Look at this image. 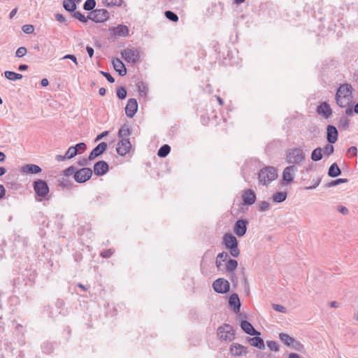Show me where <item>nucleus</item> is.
I'll list each match as a JSON object with an SVG mask.
<instances>
[{
    "mask_svg": "<svg viewBox=\"0 0 358 358\" xmlns=\"http://www.w3.org/2000/svg\"><path fill=\"white\" fill-rule=\"evenodd\" d=\"M352 85L348 83L343 84L338 88L335 99L341 108L349 106L352 103Z\"/></svg>",
    "mask_w": 358,
    "mask_h": 358,
    "instance_id": "1",
    "label": "nucleus"
},
{
    "mask_svg": "<svg viewBox=\"0 0 358 358\" xmlns=\"http://www.w3.org/2000/svg\"><path fill=\"white\" fill-rule=\"evenodd\" d=\"M222 243L226 249L229 250L230 255L234 257H238L240 255L238 242L237 238L230 233H226L222 238Z\"/></svg>",
    "mask_w": 358,
    "mask_h": 358,
    "instance_id": "2",
    "label": "nucleus"
},
{
    "mask_svg": "<svg viewBox=\"0 0 358 358\" xmlns=\"http://www.w3.org/2000/svg\"><path fill=\"white\" fill-rule=\"evenodd\" d=\"M277 177L275 168L268 166L260 170L259 173V180L263 185H266L273 181Z\"/></svg>",
    "mask_w": 358,
    "mask_h": 358,
    "instance_id": "3",
    "label": "nucleus"
},
{
    "mask_svg": "<svg viewBox=\"0 0 358 358\" xmlns=\"http://www.w3.org/2000/svg\"><path fill=\"white\" fill-rule=\"evenodd\" d=\"M286 159L289 164H299L305 159V155L301 148H292L287 152Z\"/></svg>",
    "mask_w": 358,
    "mask_h": 358,
    "instance_id": "4",
    "label": "nucleus"
},
{
    "mask_svg": "<svg viewBox=\"0 0 358 358\" xmlns=\"http://www.w3.org/2000/svg\"><path fill=\"white\" fill-rule=\"evenodd\" d=\"M279 338L285 345L289 348L294 349L297 351H302L303 349V345L301 343L291 337L287 334L280 333L279 334Z\"/></svg>",
    "mask_w": 358,
    "mask_h": 358,
    "instance_id": "5",
    "label": "nucleus"
},
{
    "mask_svg": "<svg viewBox=\"0 0 358 358\" xmlns=\"http://www.w3.org/2000/svg\"><path fill=\"white\" fill-rule=\"evenodd\" d=\"M33 188L36 196L42 198L45 197L50 192L48 183L41 179H38L33 182Z\"/></svg>",
    "mask_w": 358,
    "mask_h": 358,
    "instance_id": "6",
    "label": "nucleus"
},
{
    "mask_svg": "<svg viewBox=\"0 0 358 358\" xmlns=\"http://www.w3.org/2000/svg\"><path fill=\"white\" fill-rule=\"evenodd\" d=\"M109 17V13L106 9L93 10L89 15L88 18L94 22H103Z\"/></svg>",
    "mask_w": 358,
    "mask_h": 358,
    "instance_id": "7",
    "label": "nucleus"
},
{
    "mask_svg": "<svg viewBox=\"0 0 358 358\" xmlns=\"http://www.w3.org/2000/svg\"><path fill=\"white\" fill-rule=\"evenodd\" d=\"M218 336L224 341H232L234 339V331L233 327L229 324H224L217 329Z\"/></svg>",
    "mask_w": 358,
    "mask_h": 358,
    "instance_id": "8",
    "label": "nucleus"
},
{
    "mask_svg": "<svg viewBox=\"0 0 358 358\" xmlns=\"http://www.w3.org/2000/svg\"><path fill=\"white\" fill-rule=\"evenodd\" d=\"M92 173L90 168L83 167L75 173L74 180L78 183L85 182L92 178Z\"/></svg>",
    "mask_w": 358,
    "mask_h": 358,
    "instance_id": "9",
    "label": "nucleus"
},
{
    "mask_svg": "<svg viewBox=\"0 0 358 358\" xmlns=\"http://www.w3.org/2000/svg\"><path fill=\"white\" fill-rule=\"evenodd\" d=\"M122 57L129 63L135 64L138 62L140 55L139 52L135 48H127L122 52Z\"/></svg>",
    "mask_w": 358,
    "mask_h": 358,
    "instance_id": "10",
    "label": "nucleus"
},
{
    "mask_svg": "<svg viewBox=\"0 0 358 358\" xmlns=\"http://www.w3.org/2000/svg\"><path fill=\"white\" fill-rule=\"evenodd\" d=\"M215 292L220 294L227 293L230 288L229 282L224 278H218L213 283Z\"/></svg>",
    "mask_w": 358,
    "mask_h": 358,
    "instance_id": "11",
    "label": "nucleus"
},
{
    "mask_svg": "<svg viewBox=\"0 0 358 358\" xmlns=\"http://www.w3.org/2000/svg\"><path fill=\"white\" fill-rule=\"evenodd\" d=\"M248 222L247 220L239 219L234 224V231L238 236H243L247 231V225Z\"/></svg>",
    "mask_w": 358,
    "mask_h": 358,
    "instance_id": "12",
    "label": "nucleus"
},
{
    "mask_svg": "<svg viewBox=\"0 0 358 358\" xmlns=\"http://www.w3.org/2000/svg\"><path fill=\"white\" fill-rule=\"evenodd\" d=\"M297 171V167L295 165L287 166L282 172V180L287 184L292 182L295 173Z\"/></svg>",
    "mask_w": 358,
    "mask_h": 358,
    "instance_id": "13",
    "label": "nucleus"
},
{
    "mask_svg": "<svg viewBox=\"0 0 358 358\" xmlns=\"http://www.w3.org/2000/svg\"><path fill=\"white\" fill-rule=\"evenodd\" d=\"M131 144L128 138L122 139L116 148L117 152L121 156L126 155L131 150Z\"/></svg>",
    "mask_w": 358,
    "mask_h": 358,
    "instance_id": "14",
    "label": "nucleus"
},
{
    "mask_svg": "<svg viewBox=\"0 0 358 358\" xmlns=\"http://www.w3.org/2000/svg\"><path fill=\"white\" fill-rule=\"evenodd\" d=\"M138 110V103L136 99H129L125 106V113L127 117H133Z\"/></svg>",
    "mask_w": 358,
    "mask_h": 358,
    "instance_id": "15",
    "label": "nucleus"
},
{
    "mask_svg": "<svg viewBox=\"0 0 358 358\" xmlns=\"http://www.w3.org/2000/svg\"><path fill=\"white\" fill-rule=\"evenodd\" d=\"M109 170V166L105 161H99L94 165V172L97 176L105 175Z\"/></svg>",
    "mask_w": 358,
    "mask_h": 358,
    "instance_id": "16",
    "label": "nucleus"
},
{
    "mask_svg": "<svg viewBox=\"0 0 358 358\" xmlns=\"http://www.w3.org/2000/svg\"><path fill=\"white\" fill-rule=\"evenodd\" d=\"M338 137V132L335 126L328 125L327 127V141L330 144L335 143Z\"/></svg>",
    "mask_w": 358,
    "mask_h": 358,
    "instance_id": "17",
    "label": "nucleus"
},
{
    "mask_svg": "<svg viewBox=\"0 0 358 358\" xmlns=\"http://www.w3.org/2000/svg\"><path fill=\"white\" fill-rule=\"evenodd\" d=\"M243 203L246 206H251L256 201V194L250 189H246L242 194Z\"/></svg>",
    "mask_w": 358,
    "mask_h": 358,
    "instance_id": "18",
    "label": "nucleus"
},
{
    "mask_svg": "<svg viewBox=\"0 0 358 358\" xmlns=\"http://www.w3.org/2000/svg\"><path fill=\"white\" fill-rule=\"evenodd\" d=\"M108 145L105 142H101L98 144L90 153L88 159L90 160H93L96 157L100 156L102 153L105 152L107 149Z\"/></svg>",
    "mask_w": 358,
    "mask_h": 358,
    "instance_id": "19",
    "label": "nucleus"
},
{
    "mask_svg": "<svg viewBox=\"0 0 358 358\" xmlns=\"http://www.w3.org/2000/svg\"><path fill=\"white\" fill-rule=\"evenodd\" d=\"M317 113L328 119L332 115V110L327 102H322L317 107Z\"/></svg>",
    "mask_w": 358,
    "mask_h": 358,
    "instance_id": "20",
    "label": "nucleus"
},
{
    "mask_svg": "<svg viewBox=\"0 0 358 358\" xmlns=\"http://www.w3.org/2000/svg\"><path fill=\"white\" fill-rule=\"evenodd\" d=\"M229 350L231 356L242 357L247 353L246 348L238 343L231 344Z\"/></svg>",
    "mask_w": 358,
    "mask_h": 358,
    "instance_id": "21",
    "label": "nucleus"
},
{
    "mask_svg": "<svg viewBox=\"0 0 358 358\" xmlns=\"http://www.w3.org/2000/svg\"><path fill=\"white\" fill-rule=\"evenodd\" d=\"M111 34L115 36L125 37L129 34V29L126 25L119 24L115 27H110Z\"/></svg>",
    "mask_w": 358,
    "mask_h": 358,
    "instance_id": "22",
    "label": "nucleus"
},
{
    "mask_svg": "<svg viewBox=\"0 0 358 358\" xmlns=\"http://www.w3.org/2000/svg\"><path fill=\"white\" fill-rule=\"evenodd\" d=\"M229 305L233 308L235 313H238L241 310V301L238 295L236 293L232 294L229 299Z\"/></svg>",
    "mask_w": 358,
    "mask_h": 358,
    "instance_id": "23",
    "label": "nucleus"
},
{
    "mask_svg": "<svg viewBox=\"0 0 358 358\" xmlns=\"http://www.w3.org/2000/svg\"><path fill=\"white\" fill-rule=\"evenodd\" d=\"M241 327L242 330L247 334L251 336H259L260 332L257 331L253 326L247 320H243L241 322Z\"/></svg>",
    "mask_w": 358,
    "mask_h": 358,
    "instance_id": "24",
    "label": "nucleus"
},
{
    "mask_svg": "<svg viewBox=\"0 0 358 358\" xmlns=\"http://www.w3.org/2000/svg\"><path fill=\"white\" fill-rule=\"evenodd\" d=\"M114 69L118 72L120 76H124L127 73V69L123 62L118 58H114L112 61Z\"/></svg>",
    "mask_w": 358,
    "mask_h": 358,
    "instance_id": "25",
    "label": "nucleus"
},
{
    "mask_svg": "<svg viewBox=\"0 0 358 358\" xmlns=\"http://www.w3.org/2000/svg\"><path fill=\"white\" fill-rule=\"evenodd\" d=\"M21 171L29 174H37L42 171L41 168L34 164H27L22 166Z\"/></svg>",
    "mask_w": 358,
    "mask_h": 358,
    "instance_id": "26",
    "label": "nucleus"
},
{
    "mask_svg": "<svg viewBox=\"0 0 358 358\" xmlns=\"http://www.w3.org/2000/svg\"><path fill=\"white\" fill-rule=\"evenodd\" d=\"M248 341L250 345L256 347L258 349L263 350L265 348L264 341L262 338L259 337V336H255L253 338H248Z\"/></svg>",
    "mask_w": 358,
    "mask_h": 358,
    "instance_id": "27",
    "label": "nucleus"
},
{
    "mask_svg": "<svg viewBox=\"0 0 358 358\" xmlns=\"http://www.w3.org/2000/svg\"><path fill=\"white\" fill-rule=\"evenodd\" d=\"M82 0H64L63 7L68 12H74L76 10V3H80Z\"/></svg>",
    "mask_w": 358,
    "mask_h": 358,
    "instance_id": "28",
    "label": "nucleus"
},
{
    "mask_svg": "<svg viewBox=\"0 0 358 358\" xmlns=\"http://www.w3.org/2000/svg\"><path fill=\"white\" fill-rule=\"evenodd\" d=\"M229 259V254L226 252H222L217 256L215 264L219 270H221L222 262H227Z\"/></svg>",
    "mask_w": 358,
    "mask_h": 358,
    "instance_id": "29",
    "label": "nucleus"
},
{
    "mask_svg": "<svg viewBox=\"0 0 358 358\" xmlns=\"http://www.w3.org/2000/svg\"><path fill=\"white\" fill-rule=\"evenodd\" d=\"M341 174V170L336 163H333L328 171V175L331 178H336Z\"/></svg>",
    "mask_w": 358,
    "mask_h": 358,
    "instance_id": "30",
    "label": "nucleus"
},
{
    "mask_svg": "<svg viewBox=\"0 0 358 358\" xmlns=\"http://www.w3.org/2000/svg\"><path fill=\"white\" fill-rule=\"evenodd\" d=\"M238 266V262L236 259H229L227 261L225 271L229 273H233Z\"/></svg>",
    "mask_w": 358,
    "mask_h": 358,
    "instance_id": "31",
    "label": "nucleus"
},
{
    "mask_svg": "<svg viewBox=\"0 0 358 358\" xmlns=\"http://www.w3.org/2000/svg\"><path fill=\"white\" fill-rule=\"evenodd\" d=\"M131 134V129L129 128V125L127 124H124L122 125L118 131V136L121 138L122 139L125 138L126 137L129 136Z\"/></svg>",
    "mask_w": 358,
    "mask_h": 358,
    "instance_id": "32",
    "label": "nucleus"
},
{
    "mask_svg": "<svg viewBox=\"0 0 358 358\" xmlns=\"http://www.w3.org/2000/svg\"><path fill=\"white\" fill-rule=\"evenodd\" d=\"M4 76H5L6 78H7L8 80H11V81H15L17 80H20L21 78H22V74H20V73H15L13 71H6L4 72Z\"/></svg>",
    "mask_w": 358,
    "mask_h": 358,
    "instance_id": "33",
    "label": "nucleus"
},
{
    "mask_svg": "<svg viewBox=\"0 0 358 358\" xmlns=\"http://www.w3.org/2000/svg\"><path fill=\"white\" fill-rule=\"evenodd\" d=\"M322 159V150L318 147L314 149L311 153V159L315 162L320 161Z\"/></svg>",
    "mask_w": 358,
    "mask_h": 358,
    "instance_id": "34",
    "label": "nucleus"
},
{
    "mask_svg": "<svg viewBox=\"0 0 358 358\" xmlns=\"http://www.w3.org/2000/svg\"><path fill=\"white\" fill-rule=\"evenodd\" d=\"M171 151V147L165 144L162 145L157 151V155L160 157H166Z\"/></svg>",
    "mask_w": 358,
    "mask_h": 358,
    "instance_id": "35",
    "label": "nucleus"
},
{
    "mask_svg": "<svg viewBox=\"0 0 358 358\" xmlns=\"http://www.w3.org/2000/svg\"><path fill=\"white\" fill-rule=\"evenodd\" d=\"M287 198V193L285 192H278L273 195V200L275 202L280 203Z\"/></svg>",
    "mask_w": 358,
    "mask_h": 358,
    "instance_id": "36",
    "label": "nucleus"
},
{
    "mask_svg": "<svg viewBox=\"0 0 358 358\" xmlns=\"http://www.w3.org/2000/svg\"><path fill=\"white\" fill-rule=\"evenodd\" d=\"M102 3L107 7L120 6L123 0H101Z\"/></svg>",
    "mask_w": 358,
    "mask_h": 358,
    "instance_id": "37",
    "label": "nucleus"
},
{
    "mask_svg": "<svg viewBox=\"0 0 358 358\" xmlns=\"http://www.w3.org/2000/svg\"><path fill=\"white\" fill-rule=\"evenodd\" d=\"M58 185L60 187L69 189L73 186V182L64 178L58 180Z\"/></svg>",
    "mask_w": 358,
    "mask_h": 358,
    "instance_id": "38",
    "label": "nucleus"
},
{
    "mask_svg": "<svg viewBox=\"0 0 358 358\" xmlns=\"http://www.w3.org/2000/svg\"><path fill=\"white\" fill-rule=\"evenodd\" d=\"M165 17L171 22H176L179 18L176 13L171 10H166L164 13Z\"/></svg>",
    "mask_w": 358,
    "mask_h": 358,
    "instance_id": "39",
    "label": "nucleus"
},
{
    "mask_svg": "<svg viewBox=\"0 0 358 358\" xmlns=\"http://www.w3.org/2000/svg\"><path fill=\"white\" fill-rule=\"evenodd\" d=\"M71 13H72V16L73 17H75L76 19H78L79 21H80V22H82L83 23L87 22V20L89 19L88 16L87 17H85V15H83L79 11L74 10V12H71Z\"/></svg>",
    "mask_w": 358,
    "mask_h": 358,
    "instance_id": "40",
    "label": "nucleus"
},
{
    "mask_svg": "<svg viewBox=\"0 0 358 358\" xmlns=\"http://www.w3.org/2000/svg\"><path fill=\"white\" fill-rule=\"evenodd\" d=\"M350 120L345 117H343L340 119L338 122V128L341 129H347L349 127Z\"/></svg>",
    "mask_w": 358,
    "mask_h": 358,
    "instance_id": "41",
    "label": "nucleus"
},
{
    "mask_svg": "<svg viewBox=\"0 0 358 358\" xmlns=\"http://www.w3.org/2000/svg\"><path fill=\"white\" fill-rule=\"evenodd\" d=\"M95 6H96L95 0H86L83 5V8L85 10L90 11V10H92Z\"/></svg>",
    "mask_w": 358,
    "mask_h": 358,
    "instance_id": "42",
    "label": "nucleus"
},
{
    "mask_svg": "<svg viewBox=\"0 0 358 358\" xmlns=\"http://www.w3.org/2000/svg\"><path fill=\"white\" fill-rule=\"evenodd\" d=\"M116 94H117V96L120 99L122 100V99H124L127 96V90H126L125 87H120L117 89Z\"/></svg>",
    "mask_w": 358,
    "mask_h": 358,
    "instance_id": "43",
    "label": "nucleus"
},
{
    "mask_svg": "<svg viewBox=\"0 0 358 358\" xmlns=\"http://www.w3.org/2000/svg\"><path fill=\"white\" fill-rule=\"evenodd\" d=\"M270 204L266 201H262L258 203V210L260 212H264L269 209Z\"/></svg>",
    "mask_w": 358,
    "mask_h": 358,
    "instance_id": "44",
    "label": "nucleus"
},
{
    "mask_svg": "<svg viewBox=\"0 0 358 358\" xmlns=\"http://www.w3.org/2000/svg\"><path fill=\"white\" fill-rule=\"evenodd\" d=\"M322 151L326 156H329L334 153V148L331 144L329 143L324 147Z\"/></svg>",
    "mask_w": 358,
    "mask_h": 358,
    "instance_id": "45",
    "label": "nucleus"
},
{
    "mask_svg": "<svg viewBox=\"0 0 358 358\" xmlns=\"http://www.w3.org/2000/svg\"><path fill=\"white\" fill-rule=\"evenodd\" d=\"M348 180L346 179V178H338V179H336L335 180H333L331 182H330L329 183L327 184V187H334V186H336V185H338L339 184H341V183H345V182H348Z\"/></svg>",
    "mask_w": 358,
    "mask_h": 358,
    "instance_id": "46",
    "label": "nucleus"
},
{
    "mask_svg": "<svg viewBox=\"0 0 358 358\" xmlns=\"http://www.w3.org/2000/svg\"><path fill=\"white\" fill-rule=\"evenodd\" d=\"M78 155V151L74 149L73 146H71L69 148L66 152V157H68V159H71L74 157H76Z\"/></svg>",
    "mask_w": 358,
    "mask_h": 358,
    "instance_id": "47",
    "label": "nucleus"
},
{
    "mask_svg": "<svg viewBox=\"0 0 358 358\" xmlns=\"http://www.w3.org/2000/svg\"><path fill=\"white\" fill-rule=\"evenodd\" d=\"M267 346L271 351H278L279 350L278 343L274 341H267Z\"/></svg>",
    "mask_w": 358,
    "mask_h": 358,
    "instance_id": "48",
    "label": "nucleus"
},
{
    "mask_svg": "<svg viewBox=\"0 0 358 358\" xmlns=\"http://www.w3.org/2000/svg\"><path fill=\"white\" fill-rule=\"evenodd\" d=\"M76 168L73 166H71L64 171V175L65 176H70L71 175L75 176V173L77 171Z\"/></svg>",
    "mask_w": 358,
    "mask_h": 358,
    "instance_id": "49",
    "label": "nucleus"
},
{
    "mask_svg": "<svg viewBox=\"0 0 358 358\" xmlns=\"http://www.w3.org/2000/svg\"><path fill=\"white\" fill-rule=\"evenodd\" d=\"M74 149L78 151V154L83 152L87 149V145L85 143H79L73 146Z\"/></svg>",
    "mask_w": 358,
    "mask_h": 358,
    "instance_id": "50",
    "label": "nucleus"
},
{
    "mask_svg": "<svg viewBox=\"0 0 358 358\" xmlns=\"http://www.w3.org/2000/svg\"><path fill=\"white\" fill-rule=\"evenodd\" d=\"M27 52V50L25 47H20L15 52V56L19 58L22 57L26 55Z\"/></svg>",
    "mask_w": 358,
    "mask_h": 358,
    "instance_id": "51",
    "label": "nucleus"
},
{
    "mask_svg": "<svg viewBox=\"0 0 358 358\" xmlns=\"http://www.w3.org/2000/svg\"><path fill=\"white\" fill-rule=\"evenodd\" d=\"M22 29L25 34H30L34 32V27L31 24H25L22 26Z\"/></svg>",
    "mask_w": 358,
    "mask_h": 358,
    "instance_id": "52",
    "label": "nucleus"
},
{
    "mask_svg": "<svg viewBox=\"0 0 358 358\" xmlns=\"http://www.w3.org/2000/svg\"><path fill=\"white\" fill-rule=\"evenodd\" d=\"M113 253H114V250L110 248V249L103 250L101 252L100 255L103 258H109L113 255Z\"/></svg>",
    "mask_w": 358,
    "mask_h": 358,
    "instance_id": "53",
    "label": "nucleus"
},
{
    "mask_svg": "<svg viewBox=\"0 0 358 358\" xmlns=\"http://www.w3.org/2000/svg\"><path fill=\"white\" fill-rule=\"evenodd\" d=\"M100 73L103 75L110 83H113L115 82L114 78L109 73L101 71Z\"/></svg>",
    "mask_w": 358,
    "mask_h": 358,
    "instance_id": "54",
    "label": "nucleus"
},
{
    "mask_svg": "<svg viewBox=\"0 0 358 358\" xmlns=\"http://www.w3.org/2000/svg\"><path fill=\"white\" fill-rule=\"evenodd\" d=\"M320 181H321V180L320 178L313 179V185L311 186L306 187L305 189L310 190V189H315L320 185Z\"/></svg>",
    "mask_w": 358,
    "mask_h": 358,
    "instance_id": "55",
    "label": "nucleus"
},
{
    "mask_svg": "<svg viewBox=\"0 0 358 358\" xmlns=\"http://www.w3.org/2000/svg\"><path fill=\"white\" fill-rule=\"evenodd\" d=\"M55 19L61 23L64 24L65 25H68V22L66 18L63 16V15L59 13H56L55 15Z\"/></svg>",
    "mask_w": 358,
    "mask_h": 358,
    "instance_id": "56",
    "label": "nucleus"
},
{
    "mask_svg": "<svg viewBox=\"0 0 358 358\" xmlns=\"http://www.w3.org/2000/svg\"><path fill=\"white\" fill-rule=\"evenodd\" d=\"M137 87L138 89L139 93L142 94H146V87L144 85V84L141 82L138 83Z\"/></svg>",
    "mask_w": 358,
    "mask_h": 358,
    "instance_id": "57",
    "label": "nucleus"
},
{
    "mask_svg": "<svg viewBox=\"0 0 358 358\" xmlns=\"http://www.w3.org/2000/svg\"><path fill=\"white\" fill-rule=\"evenodd\" d=\"M272 306H273V309L278 312L282 313L286 312V308L282 305L273 304Z\"/></svg>",
    "mask_w": 358,
    "mask_h": 358,
    "instance_id": "58",
    "label": "nucleus"
},
{
    "mask_svg": "<svg viewBox=\"0 0 358 358\" xmlns=\"http://www.w3.org/2000/svg\"><path fill=\"white\" fill-rule=\"evenodd\" d=\"M62 59H69V60H71L73 62H74L76 64V65H78V62H77V59L76 57V56L74 55H64L62 58Z\"/></svg>",
    "mask_w": 358,
    "mask_h": 358,
    "instance_id": "59",
    "label": "nucleus"
},
{
    "mask_svg": "<svg viewBox=\"0 0 358 358\" xmlns=\"http://www.w3.org/2000/svg\"><path fill=\"white\" fill-rule=\"evenodd\" d=\"M43 349L45 352H50L52 350V345L50 343H45L43 345Z\"/></svg>",
    "mask_w": 358,
    "mask_h": 358,
    "instance_id": "60",
    "label": "nucleus"
},
{
    "mask_svg": "<svg viewBox=\"0 0 358 358\" xmlns=\"http://www.w3.org/2000/svg\"><path fill=\"white\" fill-rule=\"evenodd\" d=\"M337 209L343 215H348V213H349V210L348 209L345 207V206H338L337 207Z\"/></svg>",
    "mask_w": 358,
    "mask_h": 358,
    "instance_id": "61",
    "label": "nucleus"
},
{
    "mask_svg": "<svg viewBox=\"0 0 358 358\" xmlns=\"http://www.w3.org/2000/svg\"><path fill=\"white\" fill-rule=\"evenodd\" d=\"M348 153L352 156H356L357 154V148L355 146H351L348 150Z\"/></svg>",
    "mask_w": 358,
    "mask_h": 358,
    "instance_id": "62",
    "label": "nucleus"
},
{
    "mask_svg": "<svg viewBox=\"0 0 358 358\" xmlns=\"http://www.w3.org/2000/svg\"><path fill=\"white\" fill-rule=\"evenodd\" d=\"M108 134V131H105L102 132L101 134H99L95 138V142L100 141L101 139H102L103 138L106 136Z\"/></svg>",
    "mask_w": 358,
    "mask_h": 358,
    "instance_id": "63",
    "label": "nucleus"
},
{
    "mask_svg": "<svg viewBox=\"0 0 358 358\" xmlns=\"http://www.w3.org/2000/svg\"><path fill=\"white\" fill-rule=\"evenodd\" d=\"M230 279H231V280L232 283L234 284V286H236V285H237V284H238V278H237V277L235 275L234 272L231 273Z\"/></svg>",
    "mask_w": 358,
    "mask_h": 358,
    "instance_id": "64",
    "label": "nucleus"
}]
</instances>
